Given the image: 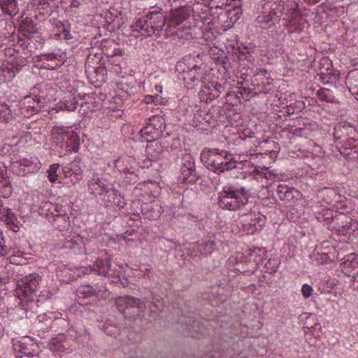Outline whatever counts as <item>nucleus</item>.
<instances>
[{"label": "nucleus", "mask_w": 358, "mask_h": 358, "mask_svg": "<svg viewBox=\"0 0 358 358\" xmlns=\"http://www.w3.org/2000/svg\"><path fill=\"white\" fill-rule=\"evenodd\" d=\"M200 157L202 164L208 169L217 174L236 169L238 163L229 151L217 148H204Z\"/></svg>", "instance_id": "1"}, {"label": "nucleus", "mask_w": 358, "mask_h": 358, "mask_svg": "<svg viewBox=\"0 0 358 358\" xmlns=\"http://www.w3.org/2000/svg\"><path fill=\"white\" fill-rule=\"evenodd\" d=\"M285 12V2L282 0H267L262 5V14L258 17V22L261 23L265 28H270L275 26L280 20L287 23L292 22V20H295L297 16H300L297 10L293 9L290 19L287 17L281 19V16Z\"/></svg>", "instance_id": "2"}, {"label": "nucleus", "mask_w": 358, "mask_h": 358, "mask_svg": "<svg viewBox=\"0 0 358 358\" xmlns=\"http://www.w3.org/2000/svg\"><path fill=\"white\" fill-rule=\"evenodd\" d=\"M115 304L117 310L127 319H136L144 316L146 308L145 300L125 295L116 298Z\"/></svg>", "instance_id": "3"}, {"label": "nucleus", "mask_w": 358, "mask_h": 358, "mask_svg": "<svg viewBox=\"0 0 358 358\" xmlns=\"http://www.w3.org/2000/svg\"><path fill=\"white\" fill-rule=\"evenodd\" d=\"M166 13H147L143 17L138 20L136 27L143 31L146 36L155 35L160 36L162 31L166 24Z\"/></svg>", "instance_id": "4"}, {"label": "nucleus", "mask_w": 358, "mask_h": 358, "mask_svg": "<svg viewBox=\"0 0 358 358\" xmlns=\"http://www.w3.org/2000/svg\"><path fill=\"white\" fill-rule=\"evenodd\" d=\"M182 80L188 89H194L199 85H203L207 76V66L201 63L199 65H194L187 71L182 73Z\"/></svg>", "instance_id": "5"}, {"label": "nucleus", "mask_w": 358, "mask_h": 358, "mask_svg": "<svg viewBox=\"0 0 358 358\" xmlns=\"http://www.w3.org/2000/svg\"><path fill=\"white\" fill-rule=\"evenodd\" d=\"M217 206L224 210H237L244 206L238 192L233 187H224L219 193Z\"/></svg>", "instance_id": "6"}, {"label": "nucleus", "mask_w": 358, "mask_h": 358, "mask_svg": "<svg viewBox=\"0 0 358 358\" xmlns=\"http://www.w3.org/2000/svg\"><path fill=\"white\" fill-rule=\"evenodd\" d=\"M328 229L334 230L343 236L350 235L358 230V222L343 213L336 212L335 217L331 222Z\"/></svg>", "instance_id": "7"}, {"label": "nucleus", "mask_w": 358, "mask_h": 358, "mask_svg": "<svg viewBox=\"0 0 358 358\" xmlns=\"http://www.w3.org/2000/svg\"><path fill=\"white\" fill-rule=\"evenodd\" d=\"M180 177L185 183H196L200 178V173L196 170L195 159L189 153H185L181 158Z\"/></svg>", "instance_id": "8"}, {"label": "nucleus", "mask_w": 358, "mask_h": 358, "mask_svg": "<svg viewBox=\"0 0 358 358\" xmlns=\"http://www.w3.org/2000/svg\"><path fill=\"white\" fill-rule=\"evenodd\" d=\"M46 89L47 86L42 83H39L31 88V94L33 97L24 98L23 103L24 104H27L28 110L30 109L33 113H38L41 110L42 106L47 101L45 94Z\"/></svg>", "instance_id": "9"}, {"label": "nucleus", "mask_w": 358, "mask_h": 358, "mask_svg": "<svg viewBox=\"0 0 358 358\" xmlns=\"http://www.w3.org/2000/svg\"><path fill=\"white\" fill-rule=\"evenodd\" d=\"M13 350L17 358L32 357L38 355V345L29 337H23L13 343Z\"/></svg>", "instance_id": "10"}, {"label": "nucleus", "mask_w": 358, "mask_h": 358, "mask_svg": "<svg viewBox=\"0 0 358 358\" xmlns=\"http://www.w3.org/2000/svg\"><path fill=\"white\" fill-rule=\"evenodd\" d=\"M41 280V276L36 273L22 278L17 282V294L26 297H31L36 292Z\"/></svg>", "instance_id": "11"}, {"label": "nucleus", "mask_w": 358, "mask_h": 358, "mask_svg": "<svg viewBox=\"0 0 358 358\" xmlns=\"http://www.w3.org/2000/svg\"><path fill=\"white\" fill-rule=\"evenodd\" d=\"M209 15L211 16L210 21H208V17H204L202 18L204 23L220 24L224 31L233 27L227 15L225 8H223V6H217L215 7H211L209 9Z\"/></svg>", "instance_id": "12"}, {"label": "nucleus", "mask_w": 358, "mask_h": 358, "mask_svg": "<svg viewBox=\"0 0 358 358\" xmlns=\"http://www.w3.org/2000/svg\"><path fill=\"white\" fill-rule=\"evenodd\" d=\"M52 136L55 143H57L60 148H69L67 141L71 140L76 141L78 139V136L73 131H69L67 128L64 127L55 126L52 129Z\"/></svg>", "instance_id": "13"}, {"label": "nucleus", "mask_w": 358, "mask_h": 358, "mask_svg": "<svg viewBox=\"0 0 358 358\" xmlns=\"http://www.w3.org/2000/svg\"><path fill=\"white\" fill-rule=\"evenodd\" d=\"M148 144L145 148L147 157L152 162L157 161L164 149H168L169 141L166 138H162L160 141L155 139L148 140Z\"/></svg>", "instance_id": "14"}, {"label": "nucleus", "mask_w": 358, "mask_h": 358, "mask_svg": "<svg viewBox=\"0 0 358 358\" xmlns=\"http://www.w3.org/2000/svg\"><path fill=\"white\" fill-rule=\"evenodd\" d=\"M276 193L280 200L290 206L301 197V194L299 190L285 184L278 185Z\"/></svg>", "instance_id": "15"}, {"label": "nucleus", "mask_w": 358, "mask_h": 358, "mask_svg": "<svg viewBox=\"0 0 358 358\" xmlns=\"http://www.w3.org/2000/svg\"><path fill=\"white\" fill-rule=\"evenodd\" d=\"M73 339L63 333L52 337L48 343V348L53 352H64L72 346Z\"/></svg>", "instance_id": "16"}, {"label": "nucleus", "mask_w": 358, "mask_h": 358, "mask_svg": "<svg viewBox=\"0 0 358 358\" xmlns=\"http://www.w3.org/2000/svg\"><path fill=\"white\" fill-rule=\"evenodd\" d=\"M180 320V322L185 325L187 334L190 336L195 337L197 334H204L206 333L204 326L199 321L196 320L193 315H182Z\"/></svg>", "instance_id": "17"}, {"label": "nucleus", "mask_w": 358, "mask_h": 358, "mask_svg": "<svg viewBox=\"0 0 358 358\" xmlns=\"http://www.w3.org/2000/svg\"><path fill=\"white\" fill-rule=\"evenodd\" d=\"M99 292L100 290H98L97 288H94L90 285H80L76 289L78 301L82 306L87 305L89 302L85 301V300L92 297H97Z\"/></svg>", "instance_id": "18"}, {"label": "nucleus", "mask_w": 358, "mask_h": 358, "mask_svg": "<svg viewBox=\"0 0 358 358\" xmlns=\"http://www.w3.org/2000/svg\"><path fill=\"white\" fill-rule=\"evenodd\" d=\"M341 271L345 275L351 276L355 282L356 275L358 274V255L351 254L348 259L340 265Z\"/></svg>", "instance_id": "19"}, {"label": "nucleus", "mask_w": 358, "mask_h": 358, "mask_svg": "<svg viewBox=\"0 0 358 358\" xmlns=\"http://www.w3.org/2000/svg\"><path fill=\"white\" fill-rule=\"evenodd\" d=\"M340 94V91L336 87H334L332 90L322 88L317 92V96L321 101L338 103L339 102Z\"/></svg>", "instance_id": "20"}, {"label": "nucleus", "mask_w": 358, "mask_h": 358, "mask_svg": "<svg viewBox=\"0 0 358 358\" xmlns=\"http://www.w3.org/2000/svg\"><path fill=\"white\" fill-rule=\"evenodd\" d=\"M315 218L320 222H324L329 227L331 222L335 217V213L333 210L322 206H317L314 209Z\"/></svg>", "instance_id": "21"}, {"label": "nucleus", "mask_w": 358, "mask_h": 358, "mask_svg": "<svg viewBox=\"0 0 358 358\" xmlns=\"http://www.w3.org/2000/svg\"><path fill=\"white\" fill-rule=\"evenodd\" d=\"M145 303L148 304L150 316L152 318H156L162 312L164 302L162 299L159 297L145 298Z\"/></svg>", "instance_id": "22"}, {"label": "nucleus", "mask_w": 358, "mask_h": 358, "mask_svg": "<svg viewBox=\"0 0 358 358\" xmlns=\"http://www.w3.org/2000/svg\"><path fill=\"white\" fill-rule=\"evenodd\" d=\"M55 213H52L53 219L52 224L55 227L58 228L60 231L64 230L69 226V217L66 213L63 210H59L57 208H55Z\"/></svg>", "instance_id": "23"}, {"label": "nucleus", "mask_w": 358, "mask_h": 358, "mask_svg": "<svg viewBox=\"0 0 358 358\" xmlns=\"http://www.w3.org/2000/svg\"><path fill=\"white\" fill-rule=\"evenodd\" d=\"M161 207L154 203H145L141 208V213L148 220H156L161 214Z\"/></svg>", "instance_id": "24"}, {"label": "nucleus", "mask_w": 358, "mask_h": 358, "mask_svg": "<svg viewBox=\"0 0 358 358\" xmlns=\"http://www.w3.org/2000/svg\"><path fill=\"white\" fill-rule=\"evenodd\" d=\"M213 85L214 83H212L208 85H206V84L202 85L201 90L199 93V95L201 99L208 101H212L219 97L217 91Z\"/></svg>", "instance_id": "25"}, {"label": "nucleus", "mask_w": 358, "mask_h": 358, "mask_svg": "<svg viewBox=\"0 0 358 358\" xmlns=\"http://www.w3.org/2000/svg\"><path fill=\"white\" fill-rule=\"evenodd\" d=\"M57 27L59 30V32L54 34L53 38L55 39H64L69 41L73 38L71 34V25L67 22L66 23L58 22L57 23Z\"/></svg>", "instance_id": "26"}, {"label": "nucleus", "mask_w": 358, "mask_h": 358, "mask_svg": "<svg viewBox=\"0 0 358 358\" xmlns=\"http://www.w3.org/2000/svg\"><path fill=\"white\" fill-rule=\"evenodd\" d=\"M345 84L352 94L358 93V70L355 69L348 73Z\"/></svg>", "instance_id": "27"}, {"label": "nucleus", "mask_w": 358, "mask_h": 358, "mask_svg": "<svg viewBox=\"0 0 358 358\" xmlns=\"http://www.w3.org/2000/svg\"><path fill=\"white\" fill-rule=\"evenodd\" d=\"M16 163L19 164L20 170L23 175L34 173L38 169L37 164L27 158L20 159Z\"/></svg>", "instance_id": "28"}, {"label": "nucleus", "mask_w": 358, "mask_h": 358, "mask_svg": "<svg viewBox=\"0 0 358 358\" xmlns=\"http://www.w3.org/2000/svg\"><path fill=\"white\" fill-rule=\"evenodd\" d=\"M1 8L6 14L10 16L15 15L19 11L16 0H1Z\"/></svg>", "instance_id": "29"}, {"label": "nucleus", "mask_w": 358, "mask_h": 358, "mask_svg": "<svg viewBox=\"0 0 358 358\" xmlns=\"http://www.w3.org/2000/svg\"><path fill=\"white\" fill-rule=\"evenodd\" d=\"M347 123L339 124L334 127V137L341 144L343 141H347Z\"/></svg>", "instance_id": "30"}, {"label": "nucleus", "mask_w": 358, "mask_h": 358, "mask_svg": "<svg viewBox=\"0 0 358 358\" xmlns=\"http://www.w3.org/2000/svg\"><path fill=\"white\" fill-rule=\"evenodd\" d=\"M339 151L348 160H354L358 158V145H353L350 148L346 145H341Z\"/></svg>", "instance_id": "31"}, {"label": "nucleus", "mask_w": 358, "mask_h": 358, "mask_svg": "<svg viewBox=\"0 0 358 358\" xmlns=\"http://www.w3.org/2000/svg\"><path fill=\"white\" fill-rule=\"evenodd\" d=\"M223 8H225L229 20L233 26L240 18V16L242 14L241 8L238 6L231 8L229 6H225Z\"/></svg>", "instance_id": "32"}, {"label": "nucleus", "mask_w": 358, "mask_h": 358, "mask_svg": "<svg viewBox=\"0 0 358 358\" xmlns=\"http://www.w3.org/2000/svg\"><path fill=\"white\" fill-rule=\"evenodd\" d=\"M98 273L103 276L109 275V271L111 267V262L108 258L99 259L96 262Z\"/></svg>", "instance_id": "33"}, {"label": "nucleus", "mask_w": 358, "mask_h": 358, "mask_svg": "<svg viewBox=\"0 0 358 358\" xmlns=\"http://www.w3.org/2000/svg\"><path fill=\"white\" fill-rule=\"evenodd\" d=\"M189 15L187 8L181 7L173 13V21L176 24H180L186 20Z\"/></svg>", "instance_id": "34"}, {"label": "nucleus", "mask_w": 358, "mask_h": 358, "mask_svg": "<svg viewBox=\"0 0 358 358\" xmlns=\"http://www.w3.org/2000/svg\"><path fill=\"white\" fill-rule=\"evenodd\" d=\"M13 119L12 110L6 103L0 104V121L8 123Z\"/></svg>", "instance_id": "35"}, {"label": "nucleus", "mask_w": 358, "mask_h": 358, "mask_svg": "<svg viewBox=\"0 0 358 358\" xmlns=\"http://www.w3.org/2000/svg\"><path fill=\"white\" fill-rule=\"evenodd\" d=\"M104 181L100 178H92L88 182V189L91 194H98L101 190V185H103Z\"/></svg>", "instance_id": "36"}, {"label": "nucleus", "mask_w": 358, "mask_h": 358, "mask_svg": "<svg viewBox=\"0 0 358 358\" xmlns=\"http://www.w3.org/2000/svg\"><path fill=\"white\" fill-rule=\"evenodd\" d=\"M80 162L74 161L69 164L65 169V172H71V176H73L76 180H80L78 176L81 175V169L79 166Z\"/></svg>", "instance_id": "37"}, {"label": "nucleus", "mask_w": 358, "mask_h": 358, "mask_svg": "<svg viewBox=\"0 0 358 358\" xmlns=\"http://www.w3.org/2000/svg\"><path fill=\"white\" fill-rule=\"evenodd\" d=\"M157 131L158 130L147 123V125L141 129L140 134L143 138L150 136L154 138L157 136Z\"/></svg>", "instance_id": "38"}, {"label": "nucleus", "mask_w": 358, "mask_h": 358, "mask_svg": "<svg viewBox=\"0 0 358 358\" xmlns=\"http://www.w3.org/2000/svg\"><path fill=\"white\" fill-rule=\"evenodd\" d=\"M163 138H166V139H168L169 141V144H167L168 145V149H166L167 151L176 150L181 146L180 140L179 137H178V136L171 138L169 134H167V135L164 136Z\"/></svg>", "instance_id": "39"}, {"label": "nucleus", "mask_w": 358, "mask_h": 358, "mask_svg": "<svg viewBox=\"0 0 358 358\" xmlns=\"http://www.w3.org/2000/svg\"><path fill=\"white\" fill-rule=\"evenodd\" d=\"M147 123L159 131L162 129L164 119L160 116L153 115L148 119V122Z\"/></svg>", "instance_id": "40"}, {"label": "nucleus", "mask_w": 358, "mask_h": 358, "mask_svg": "<svg viewBox=\"0 0 358 358\" xmlns=\"http://www.w3.org/2000/svg\"><path fill=\"white\" fill-rule=\"evenodd\" d=\"M347 141H353V143H356L358 141V132L355 127L350 123H347Z\"/></svg>", "instance_id": "41"}, {"label": "nucleus", "mask_w": 358, "mask_h": 358, "mask_svg": "<svg viewBox=\"0 0 358 358\" xmlns=\"http://www.w3.org/2000/svg\"><path fill=\"white\" fill-rule=\"evenodd\" d=\"M59 168V164H53L50 166L48 173V179L51 182H55L57 180V170Z\"/></svg>", "instance_id": "42"}, {"label": "nucleus", "mask_w": 358, "mask_h": 358, "mask_svg": "<svg viewBox=\"0 0 358 358\" xmlns=\"http://www.w3.org/2000/svg\"><path fill=\"white\" fill-rule=\"evenodd\" d=\"M64 104L67 110L74 111L77 108L78 103L75 97L71 96L69 99L65 100Z\"/></svg>", "instance_id": "43"}, {"label": "nucleus", "mask_w": 358, "mask_h": 358, "mask_svg": "<svg viewBox=\"0 0 358 358\" xmlns=\"http://www.w3.org/2000/svg\"><path fill=\"white\" fill-rule=\"evenodd\" d=\"M235 190L238 192L241 201H243V204L245 206L248 202V197L250 196L248 190L245 187H241L240 189H236Z\"/></svg>", "instance_id": "44"}, {"label": "nucleus", "mask_w": 358, "mask_h": 358, "mask_svg": "<svg viewBox=\"0 0 358 358\" xmlns=\"http://www.w3.org/2000/svg\"><path fill=\"white\" fill-rule=\"evenodd\" d=\"M1 241H0V256H5L8 253L10 249V246L6 244V240L4 237L1 236Z\"/></svg>", "instance_id": "45"}, {"label": "nucleus", "mask_w": 358, "mask_h": 358, "mask_svg": "<svg viewBox=\"0 0 358 358\" xmlns=\"http://www.w3.org/2000/svg\"><path fill=\"white\" fill-rule=\"evenodd\" d=\"M295 108H298V110L300 111L302 108H304V103L302 101L296 102L294 103V106L290 105L287 107V113L289 115H293L295 113Z\"/></svg>", "instance_id": "46"}, {"label": "nucleus", "mask_w": 358, "mask_h": 358, "mask_svg": "<svg viewBox=\"0 0 358 358\" xmlns=\"http://www.w3.org/2000/svg\"><path fill=\"white\" fill-rule=\"evenodd\" d=\"M315 261L318 264H323L327 263L329 261V257L327 253H317Z\"/></svg>", "instance_id": "47"}, {"label": "nucleus", "mask_w": 358, "mask_h": 358, "mask_svg": "<svg viewBox=\"0 0 358 358\" xmlns=\"http://www.w3.org/2000/svg\"><path fill=\"white\" fill-rule=\"evenodd\" d=\"M122 199V197L120 194L118 197H113V199H108V202L113 203L120 208H122L125 206V203Z\"/></svg>", "instance_id": "48"}, {"label": "nucleus", "mask_w": 358, "mask_h": 358, "mask_svg": "<svg viewBox=\"0 0 358 358\" xmlns=\"http://www.w3.org/2000/svg\"><path fill=\"white\" fill-rule=\"evenodd\" d=\"M301 292L305 298H308L312 295L313 288L308 284H303L301 288Z\"/></svg>", "instance_id": "49"}, {"label": "nucleus", "mask_w": 358, "mask_h": 358, "mask_svg": "<svg viewBox=\"0 0 358 358\" xmlns=\"http://www.w3.org/2000/svg\"><path fill=\"white\" fill-rule=\"evenodd\" d=\"M120 192L117 189H115L113 187V185L111 186L110 189L109 190V192L107 194V201H108V199H113V197H118L120 196Z\"/></svg>", "instance_id": "50"}, {"label": "nucleus", "mask_w": 358, "mask_h": 358, "mask_svg": "<svg viewBox=\"0 0 358 358\" xmlns=\"http://www.w3.org/2000/svg\"><path fill=\"white\" fill-rule=\"evenodd\" d=\"M113 184L110 183H103V185H101V190L99 193V195H107V194L109 192V190L111 188V186Z\"/></svg>", "instance_id": "51"}, {"label": "nucleus", "mask_w": 358, "mask_h": 358, "mask_svg": "<svg viewBox=\"0 0 358 358\" xmlns=\"http://www.w3.org/2000/svg\"><path fill=\"white\" fill-rule=\"evenodd\" d=\"M213 86H215V87L216 88L217 94L220 96L222 93L225 92L227 83L225 82L223 83H214Z\"/></svg>", "instance_id": "52"}, {"label": "nucleus", "mask_w": 358, "mask_h": 358, "mask_svg": "<svg viewBox=\"0 0 358 358\" xmlns=\"http://www.w3.org/2000/svg\"><path fill=\"white\" fill-rule=\"evenodd\" d=\"M117 17V14L113 13V12L111 10V9H110L109 10L106 12L105 18H106V22H108V24L110 23L111 22H113L114 20V19Z\"/></svg>", "instance_id": "53"}, {"label": "nucleus", "mask_w": 358, "mask_h": 358, "mask_svg": "<svg viewBox=\"0 0 358 358\" xmlns=\"http://www.w3.org/2000/svg\"><path fill=\"white\" fill-rule=\"evenodd\" d=\"M325 192L327 194V196H329L330 197H336L337 196V194L336 193V192L334 190V189H325Z\"/></svg>", "instance_id": "54"}, {"label": "nucleus", "mask_w": 358, "mask_h": 358, "mask_svg": "<svg viewBox=\"0 0 358 358\" xmlns=\"http://www.w3.org/2000/svg\"><path fill=\"white\" fill-rule=\"evenodd\" d=\"M64 322H65V321H64V320H62V319H59V320H55L53 322L51 323L50 327L51 329L55 328L57 325L60 324L61 323H64Z\"/></svg>", "instance_id": "55"}, {"label": "nucleus", "mask_w": 358, "mask_h": 358, "mask_svg": "<svg viewBox=\"0 0 358 358\" xmlns=\"http://www.w3.org/2000/svg\"><path fill=\"white\" fill-rule=\"evenodd\" d=\"M341 145H346L348 147H352L353 145H358V144H356L355 143H353V141H343L341 143Z\"/></svg>", "instance_id": "56"}, {"label": "nucleus", "mask_w": 358, "mask_h": 358, "mask_svg": "<svg viewBox=\"0 0 358 358\" xmlns=\"http://www.w3.org/2000/svg\"><path fill=\"white\" fill-rule=\"evenodd\" d=\"M250 90L249 88L243 87L240 89V94H245L247 96H249L250 93Z\"/></svg>", "instance_id": "57"}, {"label": "nucleus", "mask_w": 358, "mask_h": 358, "mask_svg": "<svg viewBox=\"0 0 358 358\" xmlns=\"http://www.w3.org/2000/svg\"><path fill=\"white\" fill-rule=\"evenodd\" d=\"M156 98H157V96H146L145 97V101L147 103L155 102V99H156Z\"/></svg>", "instance_id": "58"}, {"label": "nucleus", "mask_w": 358, "mask_h": 358, "mask_svg": "<svg viewBox=\"0 0 358 358\" xmlns=\"http://www.w3.org/2000/svg\"><path fill=\"white\" fill-rule=\"evenodd\" d=\"M80 5V3L79 1H78V0H73L71 1L70 7L71 8H78Z\"/></svg>", "instance_id": "59"}, {"label": "nucleus", "mask_w": 358, "mask_h": 358, "mask_svg": "<svg viewBox=\"0 0 358 358\" xmlns=\"http://www.w3.org/2000/svg\"><path fill=\"white\" fill-rule=\"evenodd\" d=\"M165 13L164 12L162 11V9L161 8H158V7H156V8H154L153 10L152 11H149L148 13Z\"/></svg>", "instance_id": "60"}, {"label": "nucleus", "mask_w": 358, "mask_h": 358, "mask_svg": "<svg viewBox=\"0 0 358 358\" xmlns=\"http://www.w3.org/2000/svg\"><path fill=\"white\" fill-rule=\"evenodd\" d=\"M249 215L251 217V221H252V222L253 221V220H252V217H254L255 220H258V222H259L261 221L260 217H259V215H257V214H255V213H250Z\"/></svg>", "instance_id": "61"}, {"label": "nucleus", "mask_w": 358, "mask_h": 358, "mask_svg": "<svg viewBox=\"0 0 358 358\" xmlns=\"http://www.w3.org/2000/svg\"><path fill=\"white\" fill-rule=\"evenodd\" d=\"M309 4H315L320 2L321 0H305Z\"/></svg>", "instance_id": "62"}, {"label": "nucleus", "mask_w": 358, "mask_h": 358, "mask_svg": "<svg viewBox=\"0 0 358 358\" xmlns=\"http://www.w3.org/2000/svg\"><path fill=\"white\" fill-rule=\"evenodd\" d=\"M66 169V167L64 168V169H63L64 176H65L66 178H67V177H70V178H71V177H72L73 176H71V172H65V169Z\"/></svg>", "instance_id": "63"}, {"label": "nucleus", "mask_w": 358, "mask_h": 358, "mask_svg": "<svg viewBox=\"0 0 358 358\" xmlns=\"http://www.w3.org/2000/svg\"><path fill=\"white\" fill-rule=\"evenodd\" d=\"M216 355H217V352H215V355H208L206 358H225V357H217L216 356Z\"/></svg>", "instance_id": "64"}]
</instances>
